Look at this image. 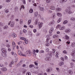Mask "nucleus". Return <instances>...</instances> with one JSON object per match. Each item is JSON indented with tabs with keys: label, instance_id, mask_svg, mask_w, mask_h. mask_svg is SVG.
<instances>
[{
	"label": "nucleus",
	"instance_id": "obj_1",
	"mask_svg": "<svg viewBox=\"0 0 75 75\" xmlns=\"http://www.w3.org/2000/svg\"><path fill=\"white\" fill-rule=\"evenodd\" d=\"M46 56L47 57L45 58V60L46 61H49V58H49L50 57H52V54L50 53L49 54H47L46 55Z\"/></svg>",
	"mask_w": 75,
	"mask_h": 75
},
{
	"label": "nucleus",
	"instance_id": "obj_2",
	"mask_svg": "<svg viewBox=\"0 0 75 75\" xmlns=\"http://www.w3.org/2000/svg\"><path fill=\"white\" fill-rule=\"evenodd\" d=\"M18 54L19 55L23 56V57H26V54H23V53H22V52H21V51H18Z\"/></svg>",
	"mask_w": 75,
	"mask_h": 75
},
{
	"label": "nucleus",
	"instance_id": "obj_3",
	"mask_svg": "<svg viewBox=\"0 0 75 75\" xmlns=\"http://www.w3.org/2000/svg\"><path fill=\"white\" fill-rule=\"evenodd\" d=\"M20 39H21V40H24V41H25V42L26 44H28V41L26 40V39L25 38L21 37Z\"/></svg>",
	"mask_w": 75,
	"mask_h": 75
},
{
	"label": "nucleus",
	"instance_id": "obj_4",
	"mask_svg": "<svg viewBox=\"0 0 75 75\" xmlns=\"http://www.w3.org/2000/svg\"><path fill=\"white\" fill-rule=\"evenodd\" d=\"M26 54L28 56H30L31 55V52L29 50H27L26 52Z\"/></svg>",
	"mask_w": 75,
	"mask_h": 75
},
{
	"label": "nucleus",
	"instance_id": "obj_5",
	"mask_svg": "<svg viewBox=\"0 0 75 75\" xmlns=\"http://www.w3.org/2000/svg\"><path fill=\"white\" fill-rule=\"evenodd\" d=\"M1 51L3 53H6L7 52V51L6 49L4 48H2L1 49Z\"/></svg>",
	"mask_w": 75,
	"mask_h": 75
},
{
	"label": "nucleus",
	"instance_id": "obj_6",
	"mask_svg": "<svg viewBox=\"0 0 75 75\" xmlns=\"http://www.w3.org/2000/svg\"><path fill=\"white\" fill-rule=\"evenodd\" d=\"M1 55L4 57H7V54L6 53H1Z\"/></svg>",
	"mask_w": 75,
	"mask_h": 75
},
{
	"label": "nucleus",
	"instance_id": "obj_7",
	"mask_svg": "<svg viewBox=\"0 0 75 75\" xmlns=\"http://www.w3.org/2000/svg\"><path fill=\"white\" fill-rule=\"evenodd\" d=\"M70 31H71V29H66L65 31V33H69Z\"/></svg>",
	"mask_w": 75,
	"mask_h": 75
},
{
	"label": "nucleus",
	"instance_id": "obj_8",
	"mask_svg": "<svg viewBox=\"0 0 75 75\" xmlns=\"http://www.w3.org/2000/svg\"><path fill=\"white\" fill-rule=\"evenodd\" d=\"M11 36H12L13 38H15L17 37V35L14 33H12L11 34Z\"/></svg>",
	"mask_w": 75,
	"mask_h": 75
},
{
	"label": "nucleus",
	"instance_id": "obj_9",
	"mask_svg": "<svg viewBox=\"0 0 75 75\" xmlns=\"http://www.w3.org/2000/svg\"><path fill=\"white\" fill-rule=\"evenodd\" d=\"M67 0H61L59 2L60 3H65V2H67Z\"/></svg>",
	"mask_w": 75,
	"mask_h": 75
},
{
	"label": "nucleus",
	"instance_id": "obj_10",
	"mask_svg": "<svg viewBox=\"0 0 75 75\" xmlns=\"http://www.w3.org/2000/svg\"><path fill=\"white\" fill-rule=\"evenodd\" d=\"M54 21H51L50 23L49 24V25H53V24L54 23Z\"/></svg>",
	"mask_w": 75,
	"mask_h": 75
},
{
	"label": "nucleus",
	"instance_id": "obj_11",
	"mask_svg": "<svg viewBox=\"0 0 75 75\" xmlns=\"http://www.w3.org/2000/svg\"><path fill=\"white\" fill-rule=\"evenodd\" d=\"M66 11L67 13H68L69 14H71V11L69 10V9H67L66 10Z\"/></svg>",
	"mask_w": 75,
	"mask_h": 75
},
{
	"label": "nucleus",
	"instance_id": "obj_12",
	"mask_svg": "<svg viewBox=\"0 0 75 75\" xmlns=\"http://www.w3.org/2000/svg\"><path fill=\"white\" fill-rule=\"evenodd\" d=\"M14 25V22H12L10 25V26L11 27H13Z\"/></svg>",
	"mask_w": 75,
	"mask_h": 75
},
{
	"label": "nucleus",
	"instance_id": "obj_13",
	"mask_svg": "<svg viewBox=\"0 0 75 75\" xmlns=\"http://www.w3.org/2000/svg\"><path fill=\"white\" fill-rule=\"evenodd\" d=\"M54 28H52L49 31V33H52V31H54Z\"/></svg>",
	"mask_w": 75,
	"mask_h": 75
},
{
	"label": "nucleus",
	"instance_id": "obj_14",
	"mask_svg": "<svg viewBox=\"0 0 75 75\" xmlns=\"http://www.w3.org/2000/svg\"><path fill=\"white\" fill-rule=\"evenodd\" d=\"M52 17L53 19H54L55 18V13H53L52 15Z\"/></svg>",
	"mask_w": 75,
	"mask_h": 75
},
{
	"label": "nucleus",
	"instance_id": "obj_15",
	"mask_svg": "<svg viewBox=\"0 0 75 75\" xmlns=\"http://www.w3.org/2000/svg\"><path fill=\"white\" fill-rule=\"evenodd\" d=\"M42 24H43V23H41L40 24L39 26V28H41L42 26Z\"/></svg>",
	"mask_w": 75,
	"mask_h": 75
},
{
	"label": "nucleus",
	"instance_id": "obj_16",
	"mask_svg": "<svg viewBox=\"0 0 75 75\" xmlns=\"http://www.w3.org/2000/svg\"><path fill=\"white\" fill-rule=\"evenodd\" d=\"M65 28V26H63L62 27H60L59 29L60 30H64Z\"/></svg>",
	"mask_w": 75,
	"mask_h": 75
},
{
	"label": "nucleus",
	"instance_id": "obj_17",
	"mask_svg": "<svg viewBox=\"0 0 75 75\" xmlns=\"http://www.w3.org/2000/svg\"><path fill=\"white\" fill-rule=\"evenodd\" d=\"M35 15L34 16L35 17H37L38 16V12H36L35 13Z\"/></svg>",
	"mask_w": 75,
	"mask_h": 75
},
{
	"label": "nucleus",
	"instance_id": "obj_18",
	"mask_svg": "<svg viewBox=\"0 0 75 75\" xmlns=\"http://www.w3.org/2000/svg\"><path fill=\"white\" fill-rule=\"evenodd\" d=\"M64 62H60L59 63L58 65H60V66H62L63 65H64Z\"/></svg>",
	"mask_w": 75,
	"mask_h": 75
},
{
	"label": "nucleus",
	"instance_id": "obj_19",
	"mask_svg": "<svg viewBox=\"0 0 75 75\" xmlns=\"http://www.w3.org/2000/svg\"><path fill=\"white\" fill-rule=\"evenodd\" d=\"M50 9H51V10H55V7L53 6H52L50 7Z\"/></svg>",
	"mask_w": 75,
	"mask_h": 75
},
{
	"label": "nucleus",
	"instance_id": "obj_20",
	"mask_svg": "<svg viewBox=\"0 0 75 75\" xmlns=\"http://www.w3.org/2000/svg\"><path fill=\"white\" fill-rule=\"evenodd\" d=\"M56 10L57 11H61L62 9L60 8H56Z\"/></svg>",
	"mask_w": 75,
	"mask_h": 75
},
{
	"label": "nucleus",
	"instance_id": "obj_21",
	"mask_svg": "<svg viewBox=\"0 0 75 75\" xmlns=\"http://www.w3.org/2000/svg\"><path fill=\"white\" fill-rule=\"evenodd\" d=\"M12 46L13 47H16V43L14 42H12Z\"/></svg>",
	"mask_w": 75,
	"mask_h": 75
},
{
	"label": "nucleus",
	"instance_id": "obj_22",
	"mask_svg": "<svg viewBox=\"0 0 75 75\" xmlns=\"http://www.w3.org/2000/svg\"><path fill=\"white\" fill-rule=\"evenodd\" d=\"M1 70L3 71H7V68L6 67H3L2 68Z\"/></svg>",
	"mask_w": 75,
	"mask_h": 75
},
{
	"label": "nucleus",
	"instance_id": "obj_23",
	"mask_svg": "<svg viewBox=\"0 0 75 75\" xmlns=\"http://www.w3.org/2000/svg\"><path fill=\"white\" fill-rule=\"evenodd\" d=\"M13 64H14V62L12 61L9 65V67H12V66H13Z\"/></svg>",
	"mask_w": 75,
	"mask_h": 75
},
{
	"label": "nucleus",
	"instance_id": "obj_24",
	"mask_svg": "<svg viewBox=\"0 0 75 75\" xmlns=\"http://www.w3.org/2000/svg\"><path fill=\"white\" fill-rule=\"evenodd\" d=\"M52 71V69L48 68L47 69V72H50V71Z\"/></svg>",
	"mask_w": 75,
	"mask_h": 75
},
{
	"label": "nucleus",
	"instance_id": "obj_25",
	"mask_svg": "<svg viewBox=\"0 0 75 75\" xmlns=\"http://www.w3.org/2000/svg\"><path fill=\"white\" fill-rule=\"evenodd\" d=\"M18 10V7L17 6H16L15 8V11H17Z\"/></svg>",
	"mask_w": 75,
	"mask_h": 75
},
{
	"label": "nucleus",
	"instance_id": "obj_26",
	"mask_svg": "<svg viewBox=\"0 0 75 75\" xmlns=\"http://www.w3.org/2000/svg\"><path fill=\"white\" fill-rule=\"evenodd\" d=\"M57 15L59 17H61V16H62V14L60 13H57Z\"/></svg>",
	"mask_w": 75,
	"mask_h": 75
},
{
	"label": "nucleus",
	"instance_id": "obj_27",
	"mask_svg": "<svg viewBox=\"0 0 75 75\" xmlns=\"http://www.w3.org/2000/svg\"><path fill=\"white\" fill-rule=\"evenodd\" d=\"M58 37V35H55L53 36V38H57V37Z\"/></svg>",
	"mask_w": 75,
	"mask_h": 75
},
{
	"label": "nucleus",
	"instance_id": "obj_28",
	"mask_svg": "<svg viewBox=\"0 0 75 75\" xmlns=\"http://www.w3.org/2000/svg\"><path fill=\"white\" fill-rule=\"evenodd\" d=\"M14 15H12L11 17V19L12 20L14 18Z\"/></svg>",
	"mask_w": 75,
	"mask_h": 75
},
{
	"label": "nucleus",
	"instance_id": "obj_29",
	"mask_svg": "<svg viewBox=\"0 0 75 75\" xmlns=\"http://www.w3.org/2000/svg\"><path fill=\"white\" fill-rule=\"evenodd\" d=\"M70 20L71 21H75V18H74V17L71 18H70Z\"/></svg>",
	"mask_w": 75,
	"mask_h": 75
},
{
	"label": "nucleus",
	"instance_id": "obj_30",
	"mask_svg": "<svg viewBox=\"0 0 75 75\" xmlns=\"http://www.w3.org/2000/svg\"><path fill=\"white\" fill-rule=\"evenodd\" d=\"M71 46L72 47H75V42L72 43L71 45Z\"/></svg>",
	"mask_w": 75,
	"mask_h": 75
},
{
	"label": "nucleus",
	"instance_id": "obj_31",
	"mask_svg": "<svg viewBox=\"0 0 75 75\" xmlns=\"http://www.w3.org/2000/svg\"><path fill=\"white\" fill-rule=\"evenodd\" d=\"M21 62H19V63L17 64V66L18 67V66L21 65Z\"/></svg>",
	"mask_w": 75,
	"mask_h": 75
},
{
	"label": "nucleus",
	"instance_id": "obj_32",
	"mask_svg": "<svg viewBox=\"0 0 75 75\" xmlns=\"http://www.w3.org/2000/svg\"><path fill=\"white\" fill-rule=\"evenodd\" d=\"M65 37L66 38V40H69V37L67 35H66Z\"/></svg>",
	"mask_w": 75,
	"mask_h": 75
},
{
	"label": "nucleus",
	"instance_id": "obj_33",
	"mask_svg": "<svg viewBox=\"0 0 75 75\" xmlns=\"http://www.w3.org/2000/svg\"><path fill=\"white\" fill-rule=\"evenodd\" d=\"M46 2L47 3H49L51 2V0H46Z\"/></svg>",
	"mask_w": 75,
	"mask_h": 75
},
{
	"label": "nucleus",
	"instance_id": "obj_34",
	"mask_svg": "<svg viewBox=\"0 0 75 75\" xmlns=\"http://www.w3.org/2000/svg\"><path fill=\"white\" fill-rule=\"evenodd\" d=\"M31 20H29L28 21V25L30 24V23H31Z\"/></svg>",
	"mask_w": 75,
	"mask_h": 75
},
{
	"label": "nucleus",
	"instance_id": "obj_35",
	"mask_svg": "<svg viewBox=\"0 0 75 75\" xmlns=\"http://www.w3.org/2000/svg\"><path fill=\"white\" fill-rule=\"evenodd\" d=\"M4 30H6L8 28V26H5L4 27Z\"/></svg>",
	"mask_w": 75,
	"mask_h": 75
},
{
	"label": "nucleus",
	"instance_id": "obj_36",
	"mask_svg": "<svg viewBox=\"0 0 75 75\" xmlns=\"http://www.w3.org/2000/svg\"><path fill=\"white\" fill-rule=\"evenodd\" d=\"M69 74H70V75H72V74H73V72H72V71L71 70H69Z\"/></svg>",
	"mask_w": 75,
	"mask_h": 75
},
{
	"label": "nucleus",
	"instance_id": "obj_37",
	"mask_svg": "<svg viewBox=\"0 0 75 75\" xmlns=\"http://www.w3.org/2000/svg\"><path fill=\"white\" fill-rule=\"evenodd\" d=\"M33 12V10L32 9H31L29 10V12L30 13H32Z\"/></svg>",
	"mask_w": 75,
	"mask_h": 75
},
{
	"label": "nucleus",
	"instance_id": "obj_38",
	"mask_svg": "<svg viewBox=\"0 0 75 75\" xmlns=\"http://www.w3.org/2000/svg\"><path fill=\"white\" fill-rule=\"evenodd\" d=\"M68 23V21L67 20H66L64 21L63 23L64 24H67V23Z\"/></svg>",
	"mask_w": 75,
	"mask_h": 75
},
{
	"label": "nucleus",
	"instance_id": "obj_39",
	"mask_svg": "<svg viewBox=\"0 0 75 75\" xmlns=\"http://www.w3.org/2000/svg\"><path fill=\"white\" fill-rule=\"evenodd\" d=\"M22 1L23 4H26V2H25V0H22Z\"/></svg>",
	"mask_w": 75,
	"mask_h": 75
},
{
	"label": "nucleus",
	"instance_id": "obj_40",
	"mask_svg": "<svg viewBox=\"0 0 75 75\" xmlns=\"http://www.w3.org/2000/svg\"><path fill=\"white\" fill-rule=\"evenodd\" d=\"M34 65L33 64H30L29 65V68H33Z\"/></svg>",
	"mask_w": 75,
	"mask_h": 75
},
{
	"label": "nucleus",
	"instance_id": "obj_41",
	"mask_svg": "<svg viewBox=\"0 0 75 75\" xmlns=\"http://www.w3.org/2000/svg\"><path fill=\"white\" fill-rule=\"evenodd\" d=\"M26 75H31V73L28 72L26 73Z\"/></svg>",
	"mask_w": 75,
	"mask_h": 75
},
{
	"label": "nucleus",
	"instance_id": "obj_42",
	"mask_svg": "<svg viewBox=\"0 0 75 75\" xmlns=\"http://www.w3.org/2000/svg\"><path fill=\"white\" fill-rule=\"evenodd\" d=\"M49 34L48 35V36L49 37H50L52 35V34L51 33H49Z\"/></svg>",
	"mask_w": 75,
	"mask_h": 75
},
{
	"label": "nucleus",
	"instance_id": "obj_43",
	"mask_svg": "<svg viewBox=\"0 0 75 75\" xmlns=\"http://www.w3.org/2000/svg\"><path fill=\"white\" fill-rule=\"evenodd\" d=\"M23 33H27V30L25 29H23Z\"/></svg>",
	"mask_w": 75,
	"mask_h": 75
},
{
	"label": "nucleus",
	"instance_id": "obj_44",
	"mask_svg": "<svg viewBox=\"0 0 75 75\" xmlns=\"http://www.w3.org/2000/svg\"><path fill=\"white\" fill-rule=\"evenodd\" d=\"M20 24H23V20L21 19L20 20Z\"/></svg>",
	"mask_w": 75,
	"mask_h": 75
},
{
	"label": "nucleus",
	"instance_id": "obj_45",
	"mask_svg": "<svg viewBox=\"0 0 75 75\" xmlns=\"http://www.w3.org/2000/svg\"><path fill=\"white\" fill-rule=\"evenodd\" d=\"M72 56H75V52H73L72 54H71Z\"/></svg>",
	"mask_w": 75,
	"mask_h": 75
},
{
	"label": "nucleus",
	"instance_id": "obj_46",
	"mask_svg": "<svg viewBox=\"0 0 75 75\" xmlns=\"http://www.w3.org/2000/svg\"><path fill=\"white\" fill-rule=\"evenodd\" d=\"M45 50L46 52H49V51H50V49L47 48Z\"/></svg>",
	"mask_w": 75,
	"mask_h": 75
},
{
	"label": "nucleus",
	"instance_id": "obj_47",
	"mask_svg": "<svg viewBox=\"0 0 75 75\" xmlns=\"http://www.w3.org/2000/svg\"><path fill=\"white\" fill-rule=\"evenodd\" d=\"M40 10L41 11H43V10H44V8L41 7L40 8Z\"/></svg>",
	"mask_w": 75,
	"mask_h": 75
},
{
	"label": "nucleus",
	"instance_id": "obj_48",
	"mask_svg": "<svg viewBox=\"0 0 75 75\" xmlns=\"http://www.w3.org/2000/svg\"><path fill=\"white\" fill-rule=\"evenodd\" d=\"M34 64L36 66L38 65V63H37V62L36 61L34 62Z\"/></svg>",
	"mask_w": 75,
	"mask_h": 75
},
{
	"label": "nucleus",
	"instance_id": "obj_49",
	"mask_svg": "<svg viewBox=\"0 0 75 75\" xmlns=\"http://www.w3.org/2000/svg\"><path fill=\"white\" fill-rule=\"evenodd\" d=\"M63 53H64V54H67V52L65 50H64L63 51Z\"/></svg>",
	"mask_w": 75,
	"mask_h": 75
},
{
	"label": "nucleus",
	"instance_id": "obj_50",
	"mask_svg": "<svg viewBox=\"0 0 75 75\" xmlns=\"http://www.w3.org/2000/svg\"><path fill=\"white\" fill-rule=\"evenodd\" d=\"M34 68L36 69H38V66H36L35 65V66Z\"/></svg>",
	"mask_w": 75,
	"mask_h": 75
},
{
	"label": "nucleus",
	"instance_id": "obj_51",
	"mask_svg": "<svg viewBox=\"0 0 75 75\" xmlns=\"http://www.w3.org/2000/svg\"><path fill=\"white\" fill-rule=\"evenodd\" d=\"M8 12H9L8 10V9H7L5 11V12L6 13H8Z\"/></svg>",
	"mask_w": 75,
	"mask_h": 75
},
{
	"label": "nucleus",
	"instance_id": "obj_52",
	"mask_svg": "<svg viewBox=\"0 0 75 75\" xmlns=\"http://www.w3.org/2000/svg\"><path fill=\"white\" fill-rule=\"evenodd\" d=\"M0 67H4V65H3V64H0Z\"/></svg>",
	"mask_w": 75,
	"mask_h": 75
},
{
	"label": "nucleus",
	"instance_id": "obj_53",
	"mask_svg": "<svg viewBox=\"0 0 75 75\" xmlns=\"http://www.w3.org/2000/svg\"><path fill=\"white\" fill-rule=\"evenodd\" d=\"M60 21H61V18H59L57 21V23H59Z\"/></svg>",
	"mask_w": 75,
	"mask_h": 75
},
{
	"label": "nucleus",
	"instance_id": "obj_54",
	"mask_svg": "<svg viewBox=\"0 0 75 75\" xmlns=\"http://www.w3.org/2000/svg\"><path fill=\"white\" fill-rule=\"evenodd\" d=\"M22 43V42L21 41H19L18 43V45H20V44H21Z\"/></svg>",
	"mask_w": 75,
	"mask_h": 75
},
{
	"label": "nucleus",
	"instance_id": "obj_55",
	"mask_svg": "<svg viewBox=\"0 0 75 75\" xmlns=\"http://www.w3.org/2000/svg\"><path fill=\"white\" fill-rule=\"evenodd\" d=\"M10 1H11V0H6V2L7 3H9Z\"/></svg>",
	"mask_w": 75,
	"mask_h": 75
},
{
	"label": "nucleus",
	"instance_id": "obj_56",
	"mask_svg": "<svg viewBox=\"0 0 75 75\" xmlns=\"http://www.w3.org/2000/svg\"><path fill=\"white\" fill-rule=\"evenodd\" d=\"M21 8H22L23 9H24V8H25L24 6V5H22V6H21Z\"/></svg>",
	"mask_w": 75,
	"mask_h": 75
},
{
	"label": "nucleus",
	"instance_id": "obj_57",
	"mask_svg": "<svg viewBox=\"0 0 75 75\" xmlns=\"http://www.w3.org/2000/svg\"><path fill=\"white\" fill-rule=\"evenodd\" d=\"M52 50H53V53H55V50L54 49H52Z\"/></svg>",
	"mask_w": 75,
	"mask_h": 75
},
{
	"label": "nucleus",
	"instance_id": "obj_58",
	"mask_svg": "<svg viewBox=\"0 0 75 75\" xmlns=\"http://www.w3.org/2000/svg\"><path fill=\"white\" fill-rule=\"evenodd\" d=\"M33 31L34 33H35V32H37V30L34 29L33 30Z\"/></svg>",
	"mask_w": 75,
	"mask_h": 75
},
{
	"label": "nucleus",
	"instance_id": "obj_59",
	"mask_svg": "<svg viewBox=\"0 0 75 75\" xmlns=\"http://www.w3.org/2000/svg\"><path fill=\"white\" fill-rule=\"evenodd\" d=\"M61 60H62V61H64V58L62 57H61Z\"/></svg>",
	"mask_w": 75,
	"mask_h": 75
},
{
	"label": "nucleus",
	"instance_id": "obj_60",
	"mask_svg": "<svg viewBox=\"0 0 75 75\" xmlns=\"http://www.w3.org/2000/svg\"><path fill=\"white\" fill-rule=\"evenodd\" d=\"M71 66L72 67L73 66V65H74V63L71 62Z\"/></svg>",
	"mask_w": 75,
	"mask_h": 75
},
{
	"label": "nucleus",
	"instance_id": "obj_61",
	"mask_svg": "<svg viewBox=\"0 0 75 75\" xmlns=\"http://www.w3.org/2000/svg\"><path fill=\"white\" fill-rule=\"evenodd\" d=\"M29 27H30V28H33V25H30L29 26Z\"/></svg>",
	"mask_w": 75,
	"mask_h": 75
},
{
	"label": "nucleus",
	"instance_id": "obj_62",
	"mask_svg": "<svg viewBox=\"0 0 75 75\" xmlns=\"http://www.w3.org/2000/svg\"><path fill=\"white\" fill-rule=\"evenodd\" d=\"M6 47H7L9 48V47H10V45H6Z\"/></svg>",
	"mask_w": 75,
	"mask_h": 75
},
{
	"label": "nucleus",
	"instance_id": "obj_63",
	"mask_svg": "<svg viewBox=\"0 0 75 75\" xmlns=\"http://www.w3.org/2000/svg\"><path fill=\"white\" fill-rule=\"evenodd\" d=\"M15 20L16 21H19V20H18V18L16 19Z\"/></svg>",
	"mask_w": 75,
	"mask_h": 75
},
{
	"label": "nucleus",
	"instance_id": "obj_64",
	"mask_svg": "<svg viewBox=\"0 0 75 75\" xmlns=\"http://www.w3.org/2000/svg\"><path fill=\"white\" fill-rule=\"evenodd\" d=\"M45 45V46H47V47L49 46V45L48 43L46 44Z\"/></svg>",
	"mask_w": 75,
	"mask_h": 75
}]
</instances>
